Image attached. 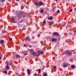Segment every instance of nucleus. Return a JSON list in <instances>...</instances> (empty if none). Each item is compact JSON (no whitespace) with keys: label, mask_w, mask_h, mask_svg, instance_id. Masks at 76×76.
Returning <instances> with one entry per match:
<instances>
[{"label":"nucleus","mask_w":76,"mask_h":76,"mask_svg":"<svg viewBox=\"0 0 76 76\" xmlns=\"http://www.w3.org/2000/svg\"><path fill=\"white\" fill-rule=\"evenodd\" d=\"M45 21H43V25H45Z\"/></svg>","instance_id":"25"},{"label":"nucleus","mask_w":76,"mask_h":76,"mask_svg":"<svg viewBox=\"0 0 76 76\" xmlns=\"http://www.w3.org/2000/svg\"><path fill=\"white\" fill-rule=\"evenodd\" d=\"M70 61L72 62V61H73V59H70Z\"/></svg>","instance_id":"26"},{"label":"nucleus","mask_w":76,"mask_h":76,"mask_svg":"<svg viewBox=\"0 0 76 76\" xmlns=\"http://www.w3.org/2000/svg\"><path fill=\"white\" fill-rule=\"evenodd\" d=\"M6 69L7 70V69L9 70V69H10V67L9 66H8V65H7L6 66Z\"/></svg>","instance_id":"16"},{"label":"nucleus","mask_w":76,"mask_h":76,"mask_svg":"<svg viewBox=\"0 0 76 76\" xmlns=\"http://www.w3.org/2000/svg\"><path fill=\"white\" fill-rule=\"evenodd\" d=\"M0 42L1 44H3L4 43V40H1L0 41Z\"/></svg>","instance_id":"18"},{"label":"nucleus","mask_w":76,"mask_h":76,"mask_svg":"<svg viewBox=\"0 0 76 76\" xmlns=\"http://www.w3.org/2000/svg\"><path fill=\"white\" fill-rule=\"evenodd\" d=\"M53 35H56V36H58L59 35V34L57 32H54L53 34Z\"/></svg>","instance_id":"3"},{"label":"nucleus","mask_w":76,"mask_h":76,"mask_svg":"<svg viewBox=\"0 0 76 76\" xmlns=\"http://www.w3.org/2000/svg\"><path fill=\"white\" fill-rule=\"evenodd\" d=\"M7 66H10V65H11V64H10V63H8L7 64Z\"/></svg>","instance_id":"22"},{"label":"nucleus","mask_w":76,"mask_h":76,"mask_svg":"<svg viewBox=\"0 0 76 76\" xmlns=\"http://www.w3.org/2000/svg\"><path fill=\"white\" fill-rule=\"evenodd\" d=\"M66 22H64L62 23V25L63 26H66Z\"/></svg>","instance_id":"8"},{"label":"nucleus","mask_w":76,"mask_h":76,"mask_svg":"<svg viewBox=\"0 0 76 76\" xmlns=\"http://www.w3.org/2000/svg\"><path fill=\"white\" fill-rule=\"evenodd\" d=\"M39 4V3L37 2V1H35L34 2V4L35 5H36V6H37Z\"/></svg>","instance_id":"12"},{"label":"nucleus","mask_w":76,"mask_h":76,"mask_svg":"<svg viewBox=\"0 0 76 76\" xmlns=\"http://www.w3.org/2000/svg\"><path fill=\"white\" fill-rule=\"evenodd\" d=\"M48 19L49 20H53V17L52 16H50Z\"/></svg>","instance_id":"9"},{"label":"nucleus","mask_w":76,"mask_h":76,"mask_svg":"<svg viewBox=\"0 0 76 76\" xmlns=\"http://www.w3.org/2000/svg\"><path fill=\"white\" fill-rule=\"evenodd\" d=\"M37 53L39 54H42L43 53V51H41L39 50L37 51Z\"/></svg>","instance_id":"4"},{"label":"nucleus","mask_w":76,"mask_h":76,"mask_svg":"<svg viewBox=\"0 0 76 76\" xmlns=\"http://www.w3.org/2000/svg\"><path fill=\"white\" fill-rule=\"evenodd\" d=\"M1 59V57H0V59Z\"/></svg>","instance_id":"40"},{"label":"nucleus","mask_w":76,"mask_h":76,"mask_svg":"<svg viewBox=\"0 0 76 76\" xmlns=\"http://www.w3.org/2000/svg\"><path fill=\"white\" fill-rule=\"evenodd\" d=\"M56 39L55 38H53L52 41V42H56Z\"/></svg>","instance_id":"13"},{"label":"nucleus","mask_w":76,"mask_h":76,"mask_svg":"<svg viewBox=\"0 0 76 76\" xmlns=\"http://www.w3.org/2000/svg\"><path fill=\"white\" fill-rule=\"evenodd\" d=\"M22 22H23V20H21L20 21V23H21Z\"/></svg>","instance_id":"30"},{"label":"nucleus","mask_w":76,"mask_h":76,"mask_svg":"<svg viewBox=\"0 0 76 76\" xmlns=\"http://www.w3.org/2000/svg\"><path fill=\"white\" fill-rule=\"evenodd\" d=\"M44 3H43V2H41V1H40V2H39V6H42V4H43Z\"/></svg>","instance_id":"6"},{"label":"nucleus","mask_w":76,"mask_h":76,"mask_svg":"<svg viewBox=\"0 0 76 76\" xmlns=\"http://www.w3.org/2000/svg\"><path fill=\"white\" fill-rule=\"evenodd\" d=\"M44 76H47V74L46 73H45L43 74Z\"/></svg>","instance_id":"21"},{"label":"nucleus","mask_w":76,"mask_h":76,"mask_svg":"<svg viewBox=\"0 0 76 76\" xmlns=\"http://www.w3.org/2000/svg\"><path fill=\"white\" fill-rule=\"evenodd\" d=\"M20 56L19 55H16V57H17V58H20Z\"/></svg>","instance_id":"17"},{"label":"nucleus","mask_w":76,"mask_h":76,"mask_svg":"<svg viewBox=\"0 0 76 76\" xmlns=\"http://www.w3.org/2000/svg\"><path fill=\"white\" fill-rule=\"evenodd\" d=\"M20 0H16L17 1H19Z\"/></svg>","instance_id":"38"},{"label":"nucleus","mask_w":76,"mask_h":76,"mask_svg":"<svg viewBox=\"0 0 76 76\" xmlns=\"http://www.w3.org/2000/svg\"><path fill=\"white\" fill-rule=\"evenodd\" d=\"M12 38H10V41H12Z\"/></svg>","instance_id":"28"},{"label":"nucleus","mask_w":76,"mask_h":76,"mask_svg":"<svg viewBox=\"0 0 76 76\" xmlns=\"http://www.w3.org/2000/svg\"><path fill=\"white\" fill-rule=\"evenodd\" d=\"M1 32L2 34H4V30H2Z\"/></svg>","instance_id":"19"},{"label":"nucleus","mask_w":76,"mask_h":76,"mask_svg":"<svg viewBox=\"0 0 76 76\" xmlns=\"http://www.w3.org/2000/svg\"><path fill=\"white\" fill-rule=\"evenodd\" d=\"M11 19L12 20H16V19L14 17H12L11 18Z\"/></svg>","instance_id":"14"},{"label":"nucleus","mask_w":76,"mask_h":76,"mask_svg":"<svg viewBox=\"0 0 76 76\" xmlns=\"http://www.w3.org/2000/svg\"><path fill=\"white\" fill-rule=\"evenodd\" d=\"M24 47H26V45L25 44L24 45Z\"/></svg>","instance_id":"36"},{"label":"nucleus","mask_w":76,"mask_h":76,"mask_svg":"<svg viewBox=\"0 0 76 76\" xmlns=\"http://www.w3.org/2000/svg\"><path fill=\"white\" fill-rule=\"evenodd\" d=\"M3 73H7V71H3Z\"/></svg>","instance_id":"24"},{"label":"nucleus","mask_w":76,"mask_h":76,"mask_svg":"<svg viewBox=\"0 0 76 76\" xmlns=\"http://www.w3.org/2000/svg\"><path fill=\"white\" fill-rule=\"evenodd\" d=\"M22 5H23V4H22Z\"/></svg>","instance_id":"41"},{"label":"nucleus","mask_w":76,"mask_h":76,"mask_svg":"<svg viewBox=\"0 0 76 76\" xmlns=\"http://www.w3.org/2000/svg\"><path fill=\"white\" fill-rule=\"evenodd\" d=\"M54 69H56V66H54L53 67Z\"/></svg>","instance_id":"35"},{"label":"nucleus","mask_w":76,"mask_h":76,"mask_svg":"<svg viewBox=\"0 0 76 76\" xmlns=\"http://www.w3.org/2000/svg\"><path fill=\"white\" fill-rule=\"evenodd\" d=\"M10 63H13V61H10Z\"/></svg>","instance_id":"32"},{"label":"nucleus","mask_w":76,"mask_h":76,"mask_svg":"<svg viewBox=\"0 0 76 76\" xmlns=\"http://www.w3.org/2000/svg\"><path fill=\"white\" fill-rule=\"evenodd\" d=\"M62 65L64 68V67H66L67 66V64L66 63L63 64Z\"/></svg>","instance_id":"5"},{"label":"nucleus","mask_w":76,"mask_h":76,"mask_svg":"<svg viewBox=\"0 0 76 76\" xmlns=\"http://www.w3.org/2000/svg\"><path fill=\"white\" fill-rule=\"evenodd\" d=\"M75 11L76 12V8H75Z\"/></svg>","instance_id":"39"},{"label":"nucleus","mask_w":76,"mask_h":76,"mask_svg":"<svg viewBox=\"0 0 76 76\" xmlns=\"http://www.w3.org/2000/svg\"><path fill=\"white\" fill-rule=\"evenodd\" d=\"M43 12H44V10H43L42 9H41L40 10V12L41 13H43Z\"/></svg>","instance_id":"11"},{"label":"nucleus","mask_w":76,"mask_h":76,"mask_svg":"<svg viewBox=\"0 0 76 76\" xmlns=\"http://www.w3.org/2000/svg\"><path fill=\"white\" fill-rule=\"evenodd\" d=\"M76 66L75 65H72L71 66V68L72 69H75Z\"/></svg>","instance_id":"15"},{"label":"nucleus","mask_w":76,"mask_h":76,"mask_svg":"<svg viewBox=\"0 0 76 76\" xmlns=\"http://www.w3.org/2000/svg\"><path fill=\"white\" fill-rule=\"evenodd\" d=\"M4 0H1V2H4Z\"/></svg>","instance_id":"33"},{"label":"nucleus","mask_w":76,"mask_h":76,"mask_svg":"<svg viewBox=\"0 0 76 76\" xmlns=\"http://www.w3.org/2000/svg\"><path fill=\"white\" fill-rule=\"evenodd\" d=\"M27 54H28L27 53H25L24 54V56H26V55H27Z\"/></svg>","instance_id":"34"},{"label":"nucleus","mask_w":76,"mask_h":76,"mask_svg":"<svg viewBox=\"0 0 76 76\" xmlns=\"http://www.w3.org/2000/svg\"><path fill=\"white\" fill-rule=\"evenodd\" d=\"M57 13H59L60 12V10H58L57 11Z\"/></svg>","instance_id":"27"},{"label":"nucleus","mask_w":76,"mask_h":76,"mask_svg":"<svg viewBox=\"0 0 76 76\" xmlns=\"http://www.w3.org/2000/svg\"><path fill=\"white\" fill-rule=\"evenodd\" d=\"M28 47H29L30 48H31V45H29V46H28Z\"/></svg>","instance_id":"37"},{"label":"nucleus","mask_w":76,"mask_h":76,"mask_svg":"<svg viewBox=\"0 0 76 76\" xmlns=\"http://www.w3.org/2000/svg\"><path fill=\"white\" fill-rule=\"evenodd\" d=\"M49 25H51V22H50L49 23Z\"/></svg>","instance_id":"31"},{"label":"nucleus","mask_w":76,"mask_h":76,"mask_svg":"<svg viewBox=\"0 0 76 76\" xmlns=\"http://www.w3.org/2000/svg\"><path fill=\"white\" fill-rule=\"evenodd\" d=\"M40 72H41V69H39L38 70V73L39 74L40 73Z\"/></svg>","instance_id":"20"},{"label":"nucleus","mask_w":76,"mask_h":76,"mask_svg":"<svg viewBox=\"0 0 76 76\" xmlns=\"http://www.w3.org/2000/svg\"><path fill=\"white\" fill-rule=\"evenodd\" d=\"M70 12H72V9H71L69 10Z\"/></svg>","instance_id":"29"},{"label":"nucleus","mask_w":76,"mask_h":76,"mask_svg":"<svg viewBox=\"0 0 76 76\" xmlns=\"http://www.w3.org/2000/svg\"><path fill=\"white\" fill-rule=\"evenodd\" d=\"M27 73L28 74V75H29L31 74V71H30V69H28L27 70Z\"/></svg>","instance_id":"7"},{"label":"nucleus","mask_w":76,"mask_h":76,"mask_svg":"<svg viewBox=\"0 0 76 76\" xmlns=\"http://www.w3.org/2000/svg\"><path fill=\"white\" fill-rule=\"evenodd\" d=\"M30 53H31L32 55H33V56H36L37 57V53L35 52L34 51V50L32 49H31L30 50Z\"/></svg>","instance_id":"2"},{"label":"nucleus","mask_w":76,"mask_h":76,"mask_svg":"<svg viewBox=\"0 0 76 76\" xmlns=\"http://www.w3.org/2000/svg\"><path fill=\"white\" fill-rule=\"evenodd\" d=\"M21 8L22 9H23V8H24V7L22 5H21Z\"/></svg>","instance_id":"23"},{"label":"nucleus","mask_w":76,"mask_h":76,"mask_svg":"<svg viewBox=\"0 0 76 76\" xmlns=\"http://www.w3.org/2000/svg\"><path fill=\"white\" fill-rule=\"evenodd\" d=\"M25 39L26 41H29V38L28 37H26Z\"/></svg>","instance_id":"10"},{"label":"nucleus","mask_w":76,"mask_h":76,"mask_svg":"<svg viewBox=\"0 0 76 76\" xmlns=\"http://www.w3.org/2000/svg\"><path fill=\"white\" fill-rule=\"evenodd\" d=\"M64 54H67L68 56H70L72 55V52L69 50H66L64 52Z\"/></svg>","instance_id":"1"}]
</instances>
